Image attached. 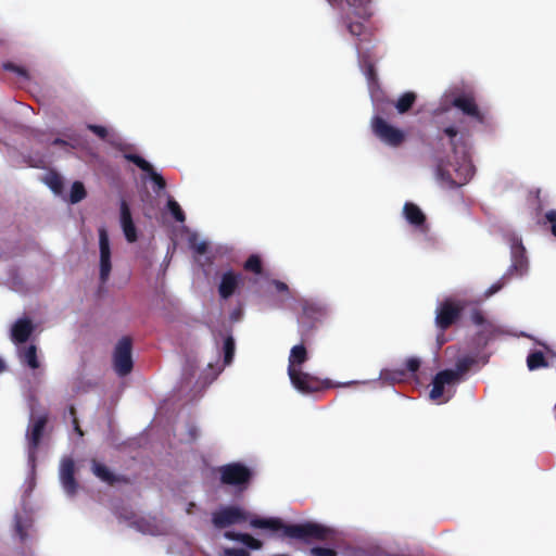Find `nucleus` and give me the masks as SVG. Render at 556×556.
<instances>
[{"mask_svg":"<svg viewBox=\"0 0 556 556\" xmlns=\"http://www.w3.org/2000/svg\"><path fill=\"white\" fill-rule=\"evenodd\" d=\"M452 104L463 115L442 106L433 112L440 139L446 141L452 149V155L447 160L439 161L435 166V178L446 188L460 187L472 178V130L489 127L492 123L491 114L477 104L472 93L456 96Z\"/></svg>","mask_w":556,"mask_h":556,"instance_id":"obj_1","label":"nucleus"},{"mask_svg":"<svg viewBox=\"0 0 556 556\" xmlns=\"http://www.w3.org/2000/svg\"><path fill=\"white\" fill-rule=\"evenodd\" d=\"M249 521L254 529L269 530L273 532L282 530L283 534L291 539H325L330 533V529L317 523L305 522L300 525L285 526L279 518L276 517H257L251 515L240 506L229 505L220 506L212 513V523L217 529H224L233 525H240Z\"/></svg>","mask_w":556,"mask_h":556,"instance_id":"obj_2","label":"nucleus"},{"mask_svg":"<svg viewBox=\"0 0 556 556\" xmlns=\"http://www.w3.org/2000/svg\"><path fill=\"white\" fill-rule=\"evenodd\" d=\"M327 2L339 10V21L351 36L358 37L363 34L364 24L361 21H352V16L362 21L368 18L363 17L350 0H327Z\"/></svg>","mask_w":556,"mask_h":556,"instance_id":"obj_3","label":"nucleus"},{"mask_svg":"<svg viewBox=\"0 0 556 556\" xmlns=\"http://www.w3.org/2000/svg\"><path fill=\"white\" fill-rule=\"evenodd\" d=\"M300 306L301 313L298 316V323L302 329L308 330L328 316V307L323 301L301 299Z\"/></svg>","mask_w":556,"mask_h":556,"instance_id":"obj_4","label":"nucleus"},{"mask_svg":"<svg viewBox=\"0 0 556 556\" xmlns=\"http://www.w3.org/2000/svg\"><path fill=\"white\" fill-rule=\"evenodd\" d=\"M507 242L510 248L511 264L505 275L522 277L528 273L529 262L521 238L517 233H510L507 237Z\"/></svg>","mask_w":556,"mask_h":556,"instance_id":"obj_5","label":"nucleus"},{"mask_svg":"<svg viewBox=\"0 0 556 556\" xmlns=\"http://www.w3.org/2000/svg\"><path fill=\"white\" fill-rule=\"evenodd\" d=\"M464 307L465 304L463 301L453 298H446L439 302L435 308L434 320L437 328L442 331L447 329L456 321Z\"/></svg>","mask_w":556,"mask_h":556,"instance_id":"obj_6","label":"nucleus"},{"mask_svg":"<svg viewBox=\"0 0 556 556\" xmlns=\"http://www.w3.org/2000/svg\"><path fill=\"white\" fill-rule=\"evenodd\" d=\"M371 128L375 136L389 147H399L405 139V132L391 125L380 116H374L371 119Z\"/></svg>","mask_w":556,"mask_h":556,"instance_id":"obj_7","label":"nucleus"},{"mask_svg":"<svg viewBox=\"0 0 556 556\" xmlns=\"http://www.w3.org/2000/svg\"><path fill=\"white\" fill-rule=\"evenodd\" d=\"M47 422V415H38L36 416L35 409L33 405L30 404V422L28 432L26 434L27 441H28V464L34 470L35 468V453L37 450V446L40 442V439L42 437L43 429L46 427Z\"/></svg>","mask_w":556,"mask_h":556,"instance_id":"obj_8","label":"nucleus"},{"mask_svg":"<svg viewBox=\"0 0 556 556\" xmlns=\"http://www.w3.org/2000/svg\"><path fill=\"white\" fill-rule=\"evenodd\" d=\"M458 382L454 379L451 370L438 372L432 380L430 399L433 401L447 402L455 392Z\"/></svg>","mask_w":556,"mask_h":556,"instance_id":"obj_9","label":"nucleus"},{"mask_svg":"<svg viewBox=\"0 0 556 556\" xmlns=\"http://www.w3.org/2000/svg\"><path fill=\"white\" fill-rule=\"evenodd\" d=\"M99 278L105 283L112 270V251L108 230L104 226L99 227Z\"/></svg>","mask_w":556,"mask_h":556,"instance_id":"obj_10","label":"nucleus"},{"mask_svg":"<svg viewBox=\"0 0 556 556\" xmlns=\"http://www.w3.org/2000/svg\"><path fill=\"white\" fill-rule=\"evenodd\" d=\"M292 387L302 394H309L320 390L324 386L330 387L329 381L323 382L319 378L305 372L301 369H296L293 372H288Z\"/></svg>","mask_w":556,"mask_h":556,"instance_id":"obj_11","label":"nucleus"},{"mask_svg":"<svg viewBox=\"0 0 556 556\" xmlns=\"http://www.w3.org/2000/svg\"><path fill=\"white\" fill-rule=\"evenodd\" d=\"M113 367L119 377L127 376L132 369L131 341L124 337L115 345Z\"/></svg>","mask_w":556,"mask_h":556,"instance_id":"obj_12","label":"nucleus"},{"mask_svg":"<svg viewBox=\"0 0 556 556\" xmlns=\"http://www.w3.org/2000/svg\"><path fill=\"white\" fill-rule=\"evenodd\" d=\"M471 321L479 328L478 337L479 341L485 345L491 340L496 339L502 334L508 333L501 326L496 325L492 320H488L482 312L476 309L471 313Z\"/></svg>","mask_w":556,"mask_h":556,"instance_id":"obj_13","label":"nucleus"},{"mask_svg":"<svg viewBox=\"0 0 556 556\" xmlns=\"http://www.w3.org/2000/svg\"><path fill=\"white\" fill-rule=\"evenodd\" d=\"M219 473L223 483L235 486H244L251 477V470L240 463L222 466Z\"/></svg>","mask_w":556,"mask_h":556,"instance_id":"obj_14","label":"nucleus"},{"mask_svg":"<svg viewBox=\"0 0 556 556\" xmlns=\"http://www.w3.org/2000/svg\"><path fill=\"white\" fill-rule=\"evenodd\" d=\"M402 216L416 233L427 236L429 225L425 213L418 205L406 202L402 210Z\"/></svg>","mask_w":556,"mask_h":556,"instance_id":"obj_15","label":"nucleus"},{"mask_svg":"<svg viewBox=\"0 0 556 556\" xmlns=\"http://www.w3.org/2000/svg\"><path fill=\"white\" fill-rule=\"evenodd\" d=\"M75 464L71 457L62 458L59 468V480L63 492L68 497H74L79 488L77 481L74 478Z\"/></svg>","mask_w":556,"mask_h":556,"instance_id":"obj_16","label":"nucleus"},{"mask_svg":"<svg viewBox=\"0 0 556 556\" xmlns=\"http://www.w3.org/2000/svg\"><path fill=\"white\" fill-rule=\"evenodd\" d=\"M119 223L126 240L129 243L137 241V228L134 224L130 208L125 200H122L119 205Z\"/></svg>","mask_w":556,"mask_h":556,"instance_id":"obj_17","label":"nucleus"},{"mask_svg":"<svg viewBox=\"0 0 556 556\" xmlns=\"http://www.w3.org/2000/svg\"><path fill=\"white\" fill-rule=\"evenodd\" d=\"M240 282L241 275L236 274L232 270L225 271L220 277L218 286V293L220 298L224 300L230 298L239 288Z\"/></svg>","mask_w":556,"mask_h":556,"instance_id":"obj_18","label":"nucleus"},{"mask_svg":"<svg viewBox=\"0 0 556 556\" xmlns=\"http://www.w3.org/2000/svg\"><path fill=\"white\" fill-rule=\"evenodd\" d=\"M134 523L137 530L143 534L161 535L166 531V525L155 517H142Z\"/></svg>","mask_w":556,"mask_h":556,"instance_id":"obj_19","label":"nucleus"},{"mask_svg":"<svg viewBox=\"0 0 556 556\" xmlns=\"http://www.w3.org/2000/svg\"><path fill=\"white\" fill-rule=\"evenodd\" d=\"M34 330L33 324L27 318H20L11 329V339L15 344L24 343L28 340Z\"/></svg>","mask_w":556,"mask_h":556,"instance_id":"obj_20","label":"nucleus"},{"mask_svg":"<svg viewBox=\"0 0 556 556\" xmlns=\"http://www.w3.org/2000/svg\"><path fill=\"white\" fill-rule=\"evenodd\" d=\"M307 361V351L303 344L294 345L289 355L288 372L301 369Z\"/></svg>","mask_w":556,"mask_h":556,"instance_id":"obj_21","label":"nucleus"},{"mask_svg":"<svg viewBox=\"0 0 556 556\" xmlns=\"http://www.w3.org/2000/svg\"><path fill=\"white\" fill-rule=\"evenodd\" d=\"M17 353L21 363L27 365L31 369H37L39 367L37 350L35 345H29L25 349L18 348Z\"/></svg>","mask_w":556,"mask_h":556,"instance_id":"obj_22","label":"nucleus"},{"mask_svg":"<svg viewBox=\"0 0 556 556\" xmlns=\"http://www.w3.org/2000/svg\"><path fill=\"white\" fill-rule=\"evenodd\" d=\"M475 364V358L470 356H464L457 359L454 369H450L454 376V379L459 383L465 376V374L469 370V368Z\"/></svg>","mask_w":556,"mask_h":556,"instance_id":"obj_23","label":"nucleus"},{"mask_svg":"<svg viewBox=\"0 0 556 556\" xmlns=\"http://www.w3.org/2000/svg\"><path fill=\"white\" fill-rule=\"evenodd\" d=\"M271 286L278 293L281 294V300L276 304V307L282 308L285 307V302L294 300V296L292 295L287 283L279 280H273Z\"/></svg>","mask_w":556,"mask_h":556,"instance_id":"obj_24","label":"nucleus"},{"mask_svg":"<svg viewBox=\"0 0 556 556\" xmlns=\"http://www.w3.org/2000/svg\"><path fill=\"white\" fill-rule=\"evenodd\" d=\"M416 94L412 91L403 93L395 103V109L400 114L406 113L414 104Z\"/></svg>","mask_w":556,"mask_h":556,"instance_id":"obj_25","label":"nucleus"},{"mask_svg":"<svg viewBox=\"0 0 556 556\" xmlns=\"http://www.w3.org/2000/svg\"><path fill=\"white\" fill-rule=\"evenodd\" d=\"M46 185L51 189L54 194H61L63 188V179L56 173L50 172L45 177Z\"/></svg>","mask_w":556,"mask_h":556,"instance_id":"obj_26","label":"nucleus"},{"mask_svg":"<svg viewBox=\"0 0 556 556\" xmlns=\"http://www.w3.org/2000/svg\"><path fill=\"white\" fill-rule=\"evenodd\" d=\"M188 243L193 252L198 255H203L207 251V242L203 239H200L195 232L189 235Z\"/></svg>","mask_w":556,"mask_h":556,"instance_id":"obj_27","label":"nucleus"},{"mask_svg":"<svg viewBox=\"0 0 556 556\" xmlns=\"http://www.w3.org/2000/svg\"><path fill=\"white\" fill-rule=\"evenodd\" d=\"M224 366H228L232 363L235 356V340L232 336L228 334L224 339Z\"/></svg>","mask_w":556,"mask_h":556,"instance_id":"obj_28","label":"nucleus"},{"mask_svg":"<svg viewBox=\"0 0 556 556\" xmlns=\"http://www.w3.org/2000/svg\"><path fill=\"white\" fill-rule=\"evenodd\" d=\"M357 12L365 18L374 15L372 0H350Z\"/></svg>","mask_w":556,"mask_h":556,"instance_id":"obj_29","label":"nucleus"},{"mask_svg":"<svg viewBox=\"0 0 556 556\" xmlns=\"http://www.w3.org/2000/svg\"><path fill=\"white\" fill-rule=\"evenodd\" d=\"M92 471L100 480L104 482L113 483L115 481L114 475L104 465L93 462Z\"/></svg>","mask_w":556,"mask_h":556,"instance_id":"obj_30","label":"nucleus"},{"mask_svg":"<svg viewBox=\"0 0 556 556\" xmlns=\"http://www.w3.org/2000/svg\"><path fill=\"white\" fill-rule=\"evenodd\" d=\"M404 377L405 371L402 369H382L379 378L387 382L395 383L402 381Z\"/></svg>","mask_w":556,"mask_h":556,"instance_id":"obj_31","label":"nucleus"},{"mask_svg":"<svg viewBox=\"0 0 556 556\" xmlns=\"http://www.w3.org/2000/svg\"><path fill=\"white\" fill-rule=\"evenodd\" d=\"M86 198V190L80 181H75L72 185L68 202L76 204Z\"/></svg>","mask_w":556,"mask_h":556,"instance_id":"obj_32","label":"nucleus"},{"mask_svg":"<svg viewBox=\"0 0 556 556\" xmlns=\"http://www.w3.org/2000/svg\"><path fill=\"white\" fill-rule=\"evenodd\" d=\"M527 365L530 370L545 367L546 363L542 352H533L528 355Z\"/></svg>","mask_w":556,"mask_h":556,"instance_id":"obj_33","label":"nucleus"},{"mask_svg":"<svg viewBox=\"0 0 556 556\" xmlns=\"http://www.w3.org/2000/svg\"><path fill=\"white\" fill-rule=\"evenodd\" d=\"M14 523L17 535L22 541H24L27 536V529L30 527V521L28 519H23L21 516L16 515Z\"/></svg>","mask_w":556,"mask_h":556,"instance_id":"obj_34","label":"nucleus"},{"mask_svg":"<svg viewBox=\"0 0 556 556\" xmlns=\"http://www.w3.org/2000/svg\"><path fill=\"white\" fill-rule=\"evenodd\" d=\"M224 367H214L212 364L207 365L206 370L204 371V375L202 377L203 384L206 386L211 383L213 380L217 378V376L222 372Z\"/></svg>","mask_w":556,"mask_h":556,"instance_id":"obj_35","label":"nucleus"},{"mask_svg":"<svg viewBox=\"0 0 556 556\" xmlns=\"http://www.w3.org/2000/svg\"><path fill=\"white\" fill-rule=\"evenodd\" d=\"M126 159L134 164H136L141 170L149 173L152 172V165L146 161L143 157L137 155V154H127Z\"/></svg>","mask_w":556,"mask_h":556,"instance_id":"obj_36","label":"nucleus"},{"mask_svg":"<svg viewBox=\"0 0 556 556\" xmlns=\"http://www.w3.org/2000/svg\"><path fill=\"white\" fill-rule=\"evenodd\" d=\"M167 207L173 215V217L177 220L182 223L185 220V214L182 210L180 208V205L172 198L167 201Z\"/></svg>","mask_w":556,"mask_h":556,"instance_id":"obj_37","label":"nucleus"},{"mask_svg":"<svg viewBox=\"0 0 556 556\" xmlns=\"http://www.w3.org/2000/svg\"><path fill=\"white\" fill-rule=\"evenodd\" d=\"M244 267L247 270L253 271L256 275L261 274L262 273L261 258L257 255H251L247 260Z\"/></svg>","mask_w":556,"mask_h":556,"instance_id":"obj_38","label":"nucleus"},{"mask_svg":"<svg viewBox=\"0 0 556 556\" xmlns=\"http://www.w3.org/2000/svg\"><path fill=\"white\" fill-rule=\"evenodd\" d=\"M240 539L241 543L250 549L258 551L262 548V542L248 533L240 535Z\"/></svg>","mask_w":556,"mask_h":556,"instance_id":"obj_39","label":"nucleus"},{"mask_svg":"<svg viewBox=\"0 0 556 556\" xmlns=\"http://www.w3.org/2000/svg\"><path fill=\"white\" fill-rule=\"evenodd\" d=\"M3 68L5 71H10V72L15 73L23 80H27L29 78L27 71L24 67H21V66L16 65V64H13V63H10V62L9 63H4L3 64Z\"/></svg>","mask_w":556,"mask_h":556,"instance_id":"obj_40","label":"nucleus"},{"mask_svg":"<svg viewBox=\"0 0 556 556\" xmlns=\"http://www.w3.org/2000/svg\"><path fill=\"white\" fill-rule=\"evenodd\" d=\"M88 129L91 130L96 136L101 139H109L111 135V130L104 126L89 124Z\"/></svg>","mask_w":556,"mask_h":556,"instance_id":"obj_41","label":"nucleus"},{"mask_svg":"<svg viewBox=\"0 0 556 556\" xmlns=\"http://www.w3.org/2000/svg\"><path fill=\"white\" fill-rule=\"evenodd\" d=\"M506 278L507 276L504 275L498 281L491 285L490 288L485 290L484 298H490L496 292H498L504 287Z\"/></svg>","mask_w":556,"mask_h":556,"instance_id":"obj_42","label":"nucleus"},{"mask_svg":"<svg viewBox=\"0 0 556 556\" xmlns=\"http://www.w3.org/2000/svg\"><path fill=\"white\" fill-rule=\"evenodd\" d=\"M217 556H250L243 548H224Z\"/></svg>","mask_w":556,"mask_h":556,"instance_id":"obj_43","label":"nucleus"},{"mask_svg":"<svg viewBox=\"0 0 556 556\" xmlns=\"http://www.w3.org/2000/svg\"><path fill=\"white\" fill-rule=\"evenodd\" d=\"M312 556H336V551L328 547H313L311 549Z\"/></svg>","mask_w":556,"mask_h":556,"instance_id":"obj_44","label":"nucleus"},{"mask_svg":"<svg viewBox=\"0 0 556 556\" xmlns=\"http://www.w3.org/2000/svg\"><path fill=\"white\" fill-rule=\"evenodd\" d=\"M148 174L150 175V177L153 180L155 188L157 190H163L165 188V180L163 179V177L161 175H159L156 172H154L153 168H152V172H149Z\"/></svg>","mask_w":556,"mask_h":556,"instance_id":"obj_45","label":"nucleus"},{"mask_svg":"<svg viewBox=\"0 0 556 556\" xmlns=\"http://www.w3.org/2000/svg\"><path fill=\"white\" fill-rule=\"evenodd\" d=\"M420 366V359L418 357L412 356L406 361V368L408 371L415 374Z\"/></svg>","mask_w":556,"mask_h":556,"instance_id":"obj_46","label":"nucleus"},{"mask_svg":"<svg viewBox=\"0 0 556 556\" xmlns=\"http://www.w3.org/2000/svg\"><path fill=\"white\" fill-rule=\"evenodd\" d=\"M545 218L548 223L552 224L551 231H552L553 236L556 237V211L555 210L547 211L545 214Z\"/></svg>","mask_w":556,"mask_h":556,"instance_id":"obj_47","label":"nucleus"},{"mask_svg":"<svg viewBox=\"0 0 556 556\" xmlns=\"http://www.w3.org/2000/svg\"><path fill=\"white\" fill-rule=\"evenodd\" d=\"M245 533H238V532H233V531H227L225 532L224 536L228 540H231V541H237V542H240L241 543V539H240V535H244Z\"/></svg>","mask_w":556,"mask_h":556,"instance_id":"obj_48","label":"nucleus"},{"mask_svg":"<svg viewBox=\"0 0 556 556\" xmlns=\"http://www.w3.org/2000/svg\"><path fill=\"white\" fill-rule=\"evenodd\" d=\"M68 413H70L71 417L73 418V424H74L75 431L77 432V434L79 437H83V431L80 430V428L78 426V422H77V420L75 418V410H74V408L71 407Z\"/></svg>","mask_w":556,"mask_h":556,"instance_id":"obj_49","label":"nucleus"},{"mask_svg":"<svg viewBox=\"0 0 556 556\" xmlns=\"http://www.w3.org/2000/svg\"><path fill=\"white\" fill-rule=\"evenodd\" d=\"M241 311L240 309H236L233 312L230 313V319L232 321H238L240 318H241Z\"/></svg>","mask_w":556,"mask_h":556,"instance_id":"obj_50","label":"nucleus"},{"mask_svg":"<svg viewBox=\"0 0 556 556\" xmlns=\"http://www.w3.org/2000/svg\"><path fill=\"white\" fill-rule=\"evenodd\" d=\"M52 143L55 146H62L64 148L70 147V144L65 140L59 138L54 139Z\"/></svg>","mask_w":556,"mask_h":556,"instance_id":"obj_51","label":"nucleus"},{"mask_svg":"<svg viewBox=\"0 0 556 556\" xmlns=\"http://www.w3.org/2000/svg\"><path fill=\"white\" fill-rule=\"evenodd\" d=\"M197 428L195 427H190L189 428V438L190 440H194L197 438Z\"/></svg>","mask_w":556,"mask_h":556,"instance_id":"obj_52","label":"nucleus"},{"mask_svg":"<svg viewBox=\"0 0 556 556\" xmlns=\"http://www.w3.org/2000/svg\"><path fill=\"white\" fill-rule=\"evenodd\" d=\"M353 383H357V381L342 382V383H338L337 386H339V387H348V386L353 384Z\"/></svg>","mask_w":556,"mask_h":556,"instance_id":"obj_53","label":"nucleus"},{"mask_svg":"<svg viewBox=\"0 0 556 556\" xmlns=\"http://www.w3.org/2000/svg\"><path fill=\"white\" fill-rule=\"evenodd\" d=\"M5 368L4 361L0 357V372L3 371Z\"/></svg>","mask_w":556,"mask_h":556,"instance_id":"obj_54","label":"nucleus"},{"mask_svg":"<svg viewBox=\"0 0 556 556\" xmlns=\"http://www.w3.org/2000/svg\"><path fill=\"white\" fill-rule=\"evenodd\" d=\"M438 341L440 344L444 343V338L442 337V339L440 337H438Z\"/></svg>","mask_w":556,"mask_h":556,"instance_id":"obj_55","label":"nucleus"}]
</instances>
